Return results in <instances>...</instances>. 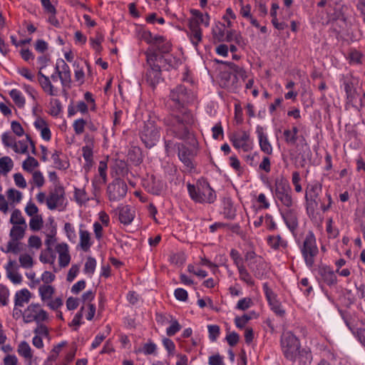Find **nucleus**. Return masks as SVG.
<instances>
[{
  "instance_id": "5701e85b",
  "label": "nucleus",
  "mask_w": 365,
  "mask_h": 365,
  "mask_svg": "<svg viewBox=\"0 0 365 365\" xmlns=\"http://www.w3.org/2000/svg\"><path fill=\"white\" fill-rule=\"evenodd\" d=\"M16 351L18 354L24 359L26 361V365H31L33 362L34 358V351L29 345V344L26 341H21L19 343L17 346Z\"/></svg>"
},
{
  "instance_id": "37998d69",
  "label": "nucleus",
  "mask_w": 365,
  "mask_h": 365,
  "mask_svg": "<svg viewBox=\"0 0 365 365\" xmlns=\"http://www.w3.org/2000/svg\"><path fill=\"white\" fill-rule=\"evenodd\" d=\"M333 200L331 194L327 191L325 192L324 197H322L321 200L318 203V207H319L320 210L323 212H327L329 209H331L332 206Z\"/></svg>"
},
{
  "instance_id": "ddd939ff",
  "label": "nucleus",
  "mask_w": 365,
  "mask_h": 365,
  "mask_svg": "<svg viewBox=\"0 0 365 365\" xmlns=\"http://www.w3.org/2000/svg\"><path fill=\"white\" fill-rule=\"evenodd\" d=\"M128 186L125 181L120 178H115L107 187V193L110 201H119L127 193Z\"/></svg>"
},
{
  "instance_id": "423d86ee",
  "label": "nucleus",
  "mask_w": 365,
  "mask_h": 365,
  "mask_svg": "<svg viewBox=\"0 0 365 365\" xmlns=\"http://www.w3.org/2000/svg\"><path fill=\"white\" fill-rule=\"evenodd\" d=\"M274 196L277 202H279L286 208H291L295 205L291 186L288 180L283 177L275 180Z\"/></svg>"
},
{
  "instance_id": "4d7b16f0",
  "label": "nucleus",
  "mask_w": 365,
  "mask_h": 365,
  "mask_svg": "<svg viewBox=\"0 0 365 365\" xmlns=\"http://www.w3.org/2000/svg\"><path fill=\"white\" fill-rule=\"evenodd\" d=\"M192 43L197 47L202 41V29L190 31L187 34Z\"/></svg>"
},
{
  "instance_id": "a211bd4d",
  "label": "nucleus",
  "mask_w": 365,
  "mask_h": 365,
  "mask_svg": "<svg viewBox=\"0 0 365 365\" xmlns=\"http://www.w3.org/2000/svg\"><path fill=\"white\" fill-rule=\"evenodd\" d=\"M107 159L99 162L98 166V176L96 177L95 181L93 182V187L95 191L99 190L102 185L107 182Z\"/></svg>"
},
{
  "instance_id": "7c9ffc66",
  "label": "nucleus",
  "mask_w": 365,
  "mask_h": 365,
  "mask_svg": "<svg viewBox=\"0 0 365 365\" xmlns=\"http://www.w3.org/2000/svg\"><path fill=\"white\" fill-rule=\"evenodd\" d=\"M31 297L30 291L26 289H21L17 291L14 295V304L16 307H23L27 304Z\"/></svg>"
},
{
  "instance_id": "a878e982",
  "label": "nucleus",
  "mask_w": 365,
  "mask_h": 365,
  "mask_svg": "<svg viewBox=\"0 0 365 365\" xmlns=\"http://www.w3.org/2000/svg\"><path fill=\"white\" fill-rule=\"evenodd\" d=\"M29 145H31L32 148V153L35 154V145L29 137H27L26 139L16 140L12 150L16 153L26 155L29 153Z\"/></svg>"
},
{
  "instance_id": "20e7f679",
  "label": "nucleus",
  "mask_w": 365,
  "mask_h": 365,
  "mask_svg": "<svg viewBox=\"0 0 365 365\" xmlns=\"http://www.w3.org/2000/svg\"><path fill=\"white\" fill-rule=\"evenodd\" d=\"M218 63L225 64L228 71L221 72L220 84V86L230 91H234L238 87V77L244 78L246 77L245 70L232 62L216 60Z\"/></svg>"
},
{
  "instance_id": "f704fd0d",
  "label": "nucleus",
  "mask_w": 365,
  "mask_h": 365,
  "mask_svg": "<svg viewBox=\"0 0 365 365\" xmlns=\"http://www.w3.org/2000/svg\"><path fill=\"white\" fill-rule=\"evenodd\" d=\"M128 158L135 165H139L143 161L141 149L138 146H132L128 152Z\"/></svg>"
},
{
  "instance_id": "5fc2aeb1",
  "label": "nucleus",
  "mask_w": 365,
  "mask_h": 365,
  "mask_svg": "<svg viewBox=\"0 0 365 365\" xmlns=\"http://www.w3.org/2000/svg\"><path fill=\"white\" fill-rule=\"evenodd\" d=\"M1 140L5 148H11L12 149L16 139L11 133L4 132L1 135Z\"/></svg>"
},
{
  "instance_id": "6ab92c4d",
  "label": "nucleus",
  "mask_w": 365,
  "mask_h": 365,
  "mask_svg": "<svg viewBox=\"0 0 365 365\" xmlns=\"http://www.w3.org/2000/svg\"><path fill=\"white\" fill-rule=\"evenodd\" d=\"M34 126L43 140L49 141L51 140V131L48 122L45 119L37 116L34 122Z\"/></svg>"
},
{
  "instance_id": "bf43d9fd",
  "label": "nucleus",
  "mask_w": 365,
  "mask_h": 365,
  "mask_svg": "<svg viewBox=\"0 0 365 365\" xmlns=\"http://www.w3.org/2000/svg\"><path fill=\"white\" fill-rule=\"evenodd\" d=\"M170 317V321L169 323H171V324L169 327L167 328L166 334L168 336H172L181 329V325L179 324L177 319H173V317Z\"/></svg>"
},
{
  "instance_id": "f03ea898",
  "label": "nucleus",
  "mask_w": 365,
  "mask_h": 365,
  "mask_svg": "<svg viewBox=\"0 0 365 365\" xmlns=\"http://www.w3.org/2000/svg\"><path fill=\"white\" fill-rule=\"evenodd\" d=\"M147 64L149 68L146 72V81L153 88L162 80L160 66L155 63H165L169 66H174L173 61H175V58L172 56L165 57L159 56L156 52L146 53Z\"/></svg>"
},
{
  "instance_id": "2f4dec72",
  "label": "nucleus",
  "mask_w": 365,
  "mask_h": 365,
  "mask_svg": "<svg viewBox=\"0 0 365 365\" xmlns=\"http://www.w3.org/2000/svg\"><path fill=\"white\" fill-rule=\"evenodd\" d=\"M267 242L268 245L274 250H278L280 248L284 249L288 245L287 241L284 240L279 235L268 236Z\"/></svg>"
},
{
  "instance_id": "e433bc0d",
  "label": "nucleus",
  "mask_w": 365,
  "mask_h": 365,
  "mask_svg": "<svg viewBox=\"0 0 365 365\" xmlns=\"http://www.w3.org/2000/svg\"><path fill=\"white\" fill-rule=\"evenodd\" d=\"M13 168L14 162L10 157L4 156L0 158V174L7 175Z\"/></svg>"
},
{
  "instance_id": "f257e3e1",
  "label": "nucleus",
  "mask_w": 365,
  "mask_h": 365,
  "mask_svg": "<svg viewBox=\"0 0 365 365\" xmlns=\"http://www.w3.org/2000/svg\"><path fill=\"white\" fill-rule=\"evenodd\" d=\"M195 96L184 85H178L170 90L168 100V107L170 115L166 119L168 131L174 137L185 139L187 137L188 128L194 124L192 113L187 106L194 102Z\"/></svg>"
},
{
  "instance_id": "bb28decb",
  "label": "nucleus",
  "mask_w": 365,
  "mask_h": 365,
  "mask_svg": "<svg viewBox=\"0 0 365 365\" xmlns=\"http://www.w3.org/2000/svg\"><path fill=\"white\" fill-rule=\"evenodd\" d=\"M178 158L188 168H193L192 162V153L190 148L184 144H178Z\"/></svg>"
},
{
  "instance_id": "a19ab883",
  "label": "nucleus",
  "mask_w": 365,
  "mask_h": 365,
  "mask_svg": "<svg viewBox=\"0 0 365 365\" xmlns=\"http://www.w3.org/2000/svg\"><path fill=\"white\" fill-rule=\"evenodd\" d=\"M61 153L59 150H54L51 153V158L53 160L55 168L61 170H65L68 167V163L66 160H62L60 158Z\"/></svg>"
},
{
  "instance_id": "72a5a7b5",
  "label": "nucleus",
  "mask_w": 365,
  "mask_h": 365,
  "mask_svg": "<svg viewBox=\"0 0 365 365\" xmlns=\"http://www.w3.org/2000/svg\"><path fill=\"white\" fill-rule=\"evenodd\" d=\"M9 96L19 108H24L26 105V98L21 91L13 88L9 93Z\"/></svg>"
},
{
  "instance_id": "f8f14e48",
  "label": "nucleus",
  "mask_w": 365,
  "mask_h": 365,
  "mask_svg": "<svg viewBox=\"0 0 365 365\" xmlns=\"http://www.w3.org/2000/svg\"><path fill=\"white\" fill-rule=\"evenodd\" d=\"M48 318L47 312L38 304H31L23 312V319L26 323L43 322Z\"/></svg>"
},
{
  "instance_id": "1a4fd4ad",
  "label": "nucleus",
  "mask_w": 365,
  "mask_h": 365,
  "mask_svg": "<svg viewBox=\"0 0 365 365\" xmlns=\"http://www.w3.org/2000/svg\"><path fill=\"white\" fill-rule=\"evenodd\" d=\"M140 138L147 148H151L160 138V128L154 121L148 120L140 132Z\"/></svg>"
},
{
  "instance_id": "c756f323",
  "label": "nucleus",
  "mask_w": 365,
  "mask_h": 365,
  "mask_svg": "<svg viewBox=\"0 0 365 365\" xmlns=\"http://www.w3.org/2000/svg\"><path fill=\"white\" fill-rule=\"evenodd\" d=\"M38 83L43 91L50 96H56V91L54 89L49 78L44 75L41 71H38Z\"/></svg>"
},
{
  "instance_id": "13d9d810",
  "label": "nucleus",
  "mask_w": 365,
  "mask_h": 365,
  "mask_svg": "<svg viewBox=\"0 0 365 365\" xmlns=\"http://www.w3.org/2000/svg\"><path fill=\"white\" fill-rule=\"evenodd\" d=\"M329 7L333 9L334 16L335 18L339 19L343 16L344 5L340 1H331L329 2Z\"/></svg>"
},
{
  "instance_id": "dca6fc26",
  "label": "nucleus",
  "mask_w": 365,
  "mask_h": 365,
  "mask_svg": "<svg viewBox=\"0 0 365 365\" xmlns=\"http://www.w3.org/2000/svg\"><path fill=\"white\" fill-rule=\"evenodd\" d=\"M232 145L237 148H241L245 152H248L252 149V143L250 140V134L246 131H242L241 134L234 135L230 138Z\"/></svg>"
},
{
  "instance_id": "7ed1b4c3",
  "label": "nucleus",
  "mask_w": 365,
  "mask_h": 365,
  "mask_svg": "<svg viewBox=\"0 0 365 365\" xmlns=\"http://www.w3.org/2000/svg\"><path fill=\"white\" fill-rule=\"evenodd\" d=\"M187 187L190 197L196 203L211 204L216 200L215 191L205 180H198L196 185L187 183Z\"/></svg>"
},
{
  "instance_id": "79ce46f5",
  "label": "nucleus",
  "mask_w": 365,
  "mask_h": 365,
  "mask_svg": "<svg viewBox=\"0 0 365 365\" xmlns=\"http://www.w3.org/2000/svg\"><path fill=\"white\" fill-rule=\"evenodd\" d=\"M223 205V215L225 217L229 220H233L236 216V210L233 207L231 200H225Z\"/></svg>"
},
{
  "instance_id": "58836bf2",
  "label": "nucleus",
  "mask_w": 365,
  "mask_h": 365,
  "mask_svg": "<svg viewBox=\"0 0 365 365\" xmlns=\"http://www.w3.org/2000/svg\"><path fill=\"white\" fill-rule=\"evenodd\" d=\"M38 166V160L30 155L22 162L23 170L30 173L35 172Z\"/></svg>"
},
{
  "instance_id": "0eeeda50",
  "label": "nucleus",
  "mask_w": 365,
  "mask_h": 365,
  "mask_svg": "<svg viewBox=\"0 0 365 365\" xmlns=\"http://www.w3.org/2000/svg\"><path fill=\"white\" fill-rule=\"evenodd\" d=\"M300 252L307 267L312 268L315 263V259L319 255V249L317 245L316 237L312 231H309L306 235Z\"/></svg>"
},
{
  "instance_id": "4468645a",
  "label": "nucleus",
  "mask_w": 365,
  "mask_h": 365,
  "mask_svg": "<svg viewBox=\"0 0 365 365\" xmlns=\"http://www.w3.org/2000/svg\"><path fill=\"white\" fill-rule=\"evenodd\" d=\"M55 72L61 80L63 86H68L71 81V73L69 66L64 60L57 59L55 66Z\"/></svg>"
},
{
  "instance_id": "052dcab7",
  "label": "nucleus",
  "mask_w": 365,
  "mask_h": 365,
  "mask_svg": "<svg viewBox=\"0 0 365 365\" xmlns=\"http://www.w3.org/2000/svg\"><path fill=\"white\" fill-rule=\"evenodd\" d=\"M230 256L233 261L234 264L236 266L237 269L241 267V266H244V259L242 257L240 252L235 250L232 249L230 252Z\"/></svg>"
},
{
  "instance_id": "a18cd8bd",
  "label": "nucleus",
  "mask_w": 365,
  "mask_h": 365,
  "mask_svg": "<svg viewBox=\"0 0 365 365\" xmlns=\"http://www.w3.org/2000/svg\"><path fill=\"white\" fill-rule=\"evenodd\" d=\"M6 196L9 200L14 205L19 204L23 198L22 192L14 188L9 189L6 192Z\"/></svg>"
},
{
  "instance_id": "69168bd1",
  "label": "nucleus",
  "mask_w": 365,
  "mask_h": 365,
  "mask_svg": "<svg viewBox=\"0 0 365 365\" xmlns=\"http://www.w3.org/2000/svg\"><path fill=\"white\" fill-rule=\"evenodd\" d=\"M258 259H262L261 256H258L254 250H249L245 252L244 260L247 262L248 267L256 263Z\"/></svg>"
},
{
  "instance_id": "393cba45",
  "label": "nucleus",
  "mask_w": 365,
  "mask_h": 365,
  "mask_svg": "<svg viewBox=\"0 0 365 365\" xmlns=\"http://www.w3.org/2000/svg\"><path fill=\"white\" fill-rule=\"evenodd\" d=\"M318 274L321 277L322 280L328 286L336 284V276L330 267L326 265L320 266L318 269Z\"/></svg>"
},
{
  "instance_id": "4c0bfd02",
  "label": "nucleus",
  "mask_w": 365,
  "mask_h": 365,
  "mask_svg": "<svg viewBox=\"0 0 365 365\" xmlns=\"http://www.w3.org/2000/svg\"><path fill=\"white\" fill-rule=\"evenodd\" d=\"M237 271L239 273V278L241 281L250 287H253L255 285V280L245 265L238 268Z\"/></svg>"
},
{
  "instance_id": "338daca9",
  "label": "nucleus",
  "mask_w": 365,
  "mask_h": 365,
  "mask_svg": "<svg viewBox=\"0 0 365 365\" xmlns=\"http://www.w3.org/2000/svg\"><path fill=\"white\" fill-rule=\"evenodd\" d=\"M24 210L26 214L31 217L39 215L38 207L31 200L27 202Z\"/></svg>"
},
{
  "instance_id": "0e129e2a",
  "label": "nucleus",
  "mask_w": 365,
  "mask_h": 365,
  "mask_svg": "<svg viewBox=\"0 0 365 365\" xmlns=\"http://www.w3.org/2000/svg\"><path fill=\"white\" fill-rule=\"evenodd\" d=\"M333 219L329 217L327 220L326 231L329 238H336L339 235V230L333 227Z\"/></svg>"
},
{
  "instance_id": "603ef678",
  "label": "nucleus",
  "mask_w": 365,
  "mask_h": 365,
  "mask_svg": "<svg viewBox=\"0 0 365 365\" xmlns=\"http://www.w3.org/2000/svg\"><path fill=\"white\" fill-rule=\"evenodd\" d=\"M20 266L24 269L31 268L34 265L33 257L28 253L21 254L19 258Z\"/></svg>"
},
{
  "instance_id": "39448f33",
  "label": "nucleus",
  "mask_w": 365,
  "mask_h": 365,
  "mask_svg": "<svg viewBox=\"0 0 365 365\" xmlns=\"http://www.w3.org/2000/svg\"><path fill=\"white\" fill-rule=\"evenodd\" d=\"M322 193V185L317 180H313L308 183L305 187V207L307 215L311 217L318 208V203L321 200Z\"/></svg>"
},
{
  "instance_id": "c85d7f7f",
  "label": "nucleus",
  "mask_w": 365,
  "mask_h": 365,
  "mask_svg": "<svg viewBox=\"0 0 365 365\" xmlns=\"http://www.w3.org/2000/svg\"><path fill=\"white\" fill-rule=\"evenodd\" d=\"M56 250L58 254L59 265L62 267L68 266L71 261V255L67 244L63 242L57 245Z\"/></svg>"
},
{
  "instance_id": "6e6d98bb",
  "label": "nucleus",
  "mask_w": 365,
  "mask_h": 365,
  "mask_svg": "<svg viewBox=\"0 0 365 365\" xmlns=\"http://www.w3.org/2000/svg\"><path fill=\"white\" fill-rule=\"evenodd\" d=\"M31 183L36 187L40 188L43 186L45 183V178L43 173L40 170H36L31 173Z\"/></svg>"
},
{
  "instance_id": "9b49d317",
  "label": "nucleus",
  "mask_w": 365,
  "mask_h": 365,
  "mask_svg": "<svg viewBox=\"0 0 365 365\" xmlns=\"http://www.w3.org/2000/svg\"><path fill=\"white\" fill-rule=\"evenodd\" d=\"M54 293L55 288L51 284H41L38 287V295L41 302L53 310L57 309L63 304L60 297H53Z\"/></svg>"
},
{
  "instance_id": "49530a36",
  "label": "nucleus",
  "mask_w": 365,
  "mask_h": 365,
  "mask_svg": "<svg viewBox=\"0 0 365 365\" xmlns=\"http://www.w3.org/2000/svg\"><path fill=\"white\" fill-rule=\"evenodd\" d=\"M91 296V291L88 290L82 297L83 301V306L82 307V309H87V314L86 315V319L88 321L91 320V299H90Z\"/></svg>"
},
{
  "instance_id": "aec40b11",
  "label": "nucleus",
  "mask_w": 365,
  "mask_h": 365,
  "mask_svg": "<svg viewBox=\"0 0 365 365\" xmlns=\"http://www.w3.org/2000/svg\"><path fill=\"white\" fill-rule=\"evenodd\" d=\"M4 268L6 269L7 277L13 284L16 285L21 284L23 277L21 274L17 271V266L15 261L9 259L5 264Z\"/></svg>"
},
{
  "instance_id": "8fccbe9b",
  "label": "nucleus",
  "mask_w": 365,
  "mask_h": 365,
  "mask_svg": "<svg viewBox=\"0 0 365 365\" xmlns=\"http://www.w3.org/2000/svg\"><path fill=\"white\" fill-rule=\"evenodd\" d=\"M29 228L32 231L40 230L43 225V220L41 215L31 217L29 220Z\"/></svg>"
},
{
  "instance_id": "3c124183",
  "label": "nucleus",
  "mask_w": 365,
  "mask_h": 365,
  "mask_svg": "<svg viewBox=\"0 0 365 365\" xmlns=\"http://www.w3.org/2000/svg\"><path fill=\"white\" fill-rule=\"evenodd\" d=\"M19 241V240H14L11 238L8 242L6 247H1V250L5 253L13 252L14 254H17L20 251Z\"/></svg>"
},
{
  "instance_id": "c03bdc74",
  "label": "nucleus",
  "mask_w": 365,
  "mask_h": 365,
  "mask_svg": "<svg viewBox=\"0 0 365 365\" xmlns=\"http://www.w3.org/2000/svg\"><path fill=\"white\" fill-rule=\"evenodd\" d=\"M10 222L12 225H26V220L24 217L22 212L19 209L12 210L10 217Z\"/></svg>"
},
{
  "instance_id": "864d4df0",
  "label": "nucleus",
  "mask_w": 365,
  "mask_h": 365,
  "mask_svg": "<svg viewBox=\"0 0 365 365\" xmlns=\"http://www.w3.org/2000/svg\"><path fill=\"white\" fill-rule=\"evenodd\" d=\"M90 233L86 230H80V247L84 251H88L90 248Z\"/></svg>"
},
{
  "instance_id": "774afa93",
  "label": "nucleus",
  "mask_w": 365,
  "mask_h": 365,
  "mask_svg": "<svg viewBox=\"0 0 365 365\" xmlns=\"http://www.w3.org/2000/svg\"><path fill=\"white\" fill-rule=\"evenodd\" d=\"M283 135L285 143L289 145H294L297 143V140L299 139V136L291 133L290 129L284 130L283 132Z\"/></svg>"
},
{
  "instance_id": "09e8293b",
  "label": "nucleus",
  "mask_w": 365,
  "mask_h": 365,
  "mask_svg": "<svg viewBox=\"0 0 365 365\" xmlns=\"http://www.w3.org/2000/svg\"><path fill=\"white\" fill-rule=\"evenodd\" d=\"M192 17L198 21L199 25L201 24L205 27L210 25V16L207 14H203L202 12L197 10L192 11Z\"/></svg>"
},
{
  "instance_id": "c9c22d12",
  "label": "nucleus",
  "mask_w": 365,
  "mask_h": 365,
  "mask_svg": "<svg viewBox=\"0 0 365 365\" xmlns=\"http://www.w3.org/2000/svg\"><path fill=\"white\" fill-rule=\"evenodd\" d=\"M34 332L36 334L32 339V344L35 347L42 349L43 347L42 337L47 336V330L45 327H41L36 329Z\"/></svg>"
},
{
  "instance_id": "412c9836",
  "label": "nucleus",
  "mask_w": 365,
  "mask_h": 365,
  "mask_svg": "<svg viewBox=\"0 0 365 365\" xmlns=\"http://www.w3.org/2000/svg\"><path fill=\"white\" fill-rule=\"evenodd\" d=\"M118 220L124 225H130L135 217V212L128 205L120 206L116 210Z\"/></svg>"
},
{
  "instance_id": "473e14b6",
  "label": "nucleus",
  "mask_w": 365,
  "mask_h": 365,
  "mask_svg": "<svg viewBox=\"0 0 365 365\" xmlns=\"http://www.w3.org/2000/svg\"><path fill=\"white\" fill-rule=\"evenodd\" d=\"M112 170L115 174L120 177H126L128 175L129 169L125 160L116 159L112 165Z\"/></svg>"
},
{
  "instance_id": "2eb2a0df",
  "label": "nucleus",
  "mask_w": 365,
  "mask_h": 365,
  "mask_svg": "<svg viewBox=\"0 0 365 365\" xmlns=\"http://www.w3.org/2000/svg\"><path fill=\"white\" fill-rule=\"evenodd\" d=\"M263 290L266 298L271 307V309L279 317H284L285 311L281 304L277 301V296L274 292L268 287L267 283L263 284Z\"/></svg>"
},
{
  "instance_id": "cd10ccee",
  "label": "nucleus",
  "mask_w": 365,
  "mask_h": 365,
  "mask_svg": "<svg viewBox=\"0 0 365 365\" xmlns=\"http://www.w3.org/2000/svg\"><path fill=\"white\" fill-rule=\"evenodd\" d=\"M256 263L249 267L254 276L259 279H264L268 272L267 264L264 259H258V261H255Z\"/></svg>"
},
{
  "instance_id": "9d476101",
  "label": "nucleus",
  "mask_w": 365,
  "mask_h": 365,
  "mask_svg": "<svg viewBox=\"0 0 365 365\" xmlns=\"http://www.w3.org/2000/svg\"><path fill=\"white\" fill-rule=\"evenodd\" d=\"M67 200L65 195V191L63 186L56 185L46 198V205L49 210H56L59 211L66 207Z\"/></svg>"
},
{
  "instance_id": "e2e57ef3",
  "label": "nucleus",
  "mask_w": 365,
  "mask_h": 365,
  "mask_svg": "<svg viewBox=\"0 0 365 365\" xmlns=\"http://www.w3.org/2000/svg\"><path fill=\"white\" fill-rule=\"evenodd\" d=\"M361 53L360 51L355 48H351L347 53V59H349L350 63H361Z\"/></svg>"
},
{
  "instance_id": "6e6552de",
  "label": "nucleus",
  "mask_w": 365,
  "mask_h": 365,
  "mask_svg": "<svg viewBox=\"0 0 365 365\" xmlns=\"http://www.w3.org/2000/svg\"><path fill=\"white\" fill-rule=\"evenodd\" d=\"M280 342L284 357L291 361H294L300 348L298 338L291 331H286L282 333Z\"/></svg>"
},
{
  "instance_id": "4be33fe9",
  "label": "nucleus",
  "mask_w": 365,
  "mask_h": 365,
  "mask_svg": "<svg viewBox=\"0 0 365 365\" xmlns=\"http://www.w3.org/2000/svg\"><path fill=\"white\" fill-rule=\"evenodd\" d=\"M256 133L257 134L260 150L267 155H272V145L269 141L267 134L264 133L262 127L257 126Z\"/></svg>"
},
{
  "instance_id": "f3484780",
  "label": "nucleus",
  "mask_w": 365,
  "mask_h": 365,
  "mask_svg": "<svg viewBox=\"0 0 365 365\" xmlns=\"http://www.w3.org/2000/svg\"><path fill=\"white\" fill-rule=\"evenodd\" d=\"M282 217L289 231L294 234L298 228V216L295 210L292 207L287 208L281 212Z\"/></svg>"
},
{
  "instance_id": "680f3d73",
  "label": "nucleus",
  "mask_w": 365,
  "mask_h": 365,
  "mask_svg": "<svg viewBox=\"0 0 365 365\" xmlns=\"http://www.w3.org/2000/svg\"><path fill=\"white\" fill-rule=\"evenodd\" d=\"M81 150L82 155L86 161L85 170H89L91 165V147L86 145L82 148Z\"/></svg>"
},
{
  "instance_id": "b1692460",
  "label": "nucleus",
  "mask_w": 365,
  "mask_h": 365,
  "mask_svg": "<svg viewBox=\"0 0 365 365\" xmlns=\"http://www.w3.org/2000/svg\"><path fill=\"white\" fill-rule=\"evenodd\" d=\"M153 47H155V49H150L146 53L155 51L157 54L161 56L160 54L168 53L171 51L172 45L163 36H156Z\"/></svg>"
},
{
  "instance_id": "de8ad7c7",
  "label": "nucleus",
  "mask_w": 365,
  "mask_h": 365,
  "mask_svg": "<svg viewBox=\"0 0 365 365\" xmlns=\"http://www.w3.org/2000/svg\"><path fill=\"white\" fill-rule=\"evenodd\" d=\"M74 197L76 202L80 205H85L89 200V197L84 188H75Z\"/></svg>"
},
{
  "instance_id": "ea45409f",
  "label": "nucleus",
  "mask_w": 365,
  "mask_h": 365,
  "mask_svg": "<svg viewBox=\"0 0 365 365\" xmlns=\"http://www.w3.org/2000/svg\"><path fill=\"white\" fill-rule=\"evenodd\" d=\"M26 227L27 225H13L9 233L10 237L14 240H21L25 235Z\"/></svg>"
}]
</instances>
